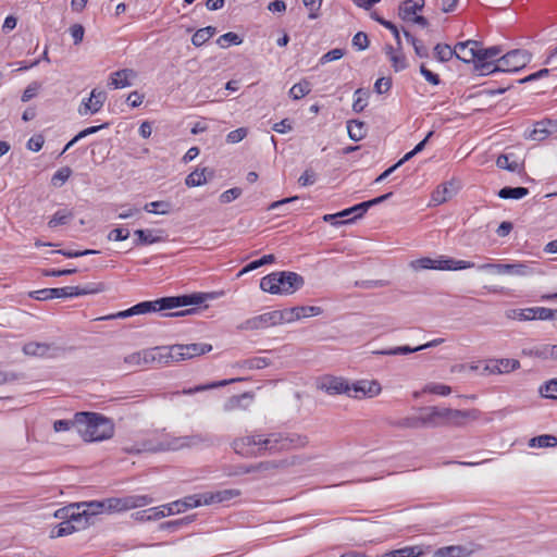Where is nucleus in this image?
I'll list each match as a JSON object with an SVG mask.
<instances>
[{
    "label": "nucleus",
    "instance_id": "nucleus-1",
    "mask_svg": "<svg viewBox=\"0 0 557 557\" xmlns=\"http://www.w3.org/2000/svg\"><path fill=\"white\" fill-rule=\"evenodd\" d=\"M420 414L423 428L462 426L468 421L478 420L480 411L478 409L459 410L430 406L422 408Z\"/></svg>",
    "mask_w": 557,
    "mask_h": 557
},
{
    "label": "nucleus",
    "instance_id": "nucleus-2",
    "mask_svg": "<svg viewBox=\"0 0 557 557\" xmlns=\"http://www.w3.org/2000/svg\"><path fill=\"white\" fill-rule=\"evenodd\" d=\"M78 432L85 440L99 442L111 438L114 433V424L104 416L96 412L82 411L75 413Z\"/></svg>",
    "mask_w": 557,
    "mask_h": 557
},
{
    "label": "nucleus",
    "instance_id": "nucleus-3",
    "mask_svg": "<svg viewBox=\"0 0 557 557\" xmlns=\"http://www.w3.org/2000/svg\"><path fill=\"white\" fill-rule=\"evenodd\" d=\"M305 284L304 277L290 271L272 272L260 281V288L273 295H290L300 289Z\"/></svg>",
    "mask_w": 557,
    "mask_h": 557
},
{
    "label": "nucleus",
    "instance_id": "nucleus-4",
    "mask_svg": "<svg viewBox=\"0 0 557 557\" xmlns=\"http://www.w3.org/2000/svg\"><path fill=\"white\" fill-rule=\"evenodd\" d=\"M206 299L203 294H190L181 296L162 297L152 301H141L133 306L135 314H145L171 310L190 305H200Z\"/></svg>",
    "mask_w": 557,
    "mask_h": 557
},
{
    "label": "nucleus",
    "instance_id": "nucleus-5",
    "mask_svg": "<svg viewBox=\"0 0 557 557\" xmlns=\"http://www.w3.org/2000/svg\"><path fill=\"white\" fill-rule=\"evenodd\" d=\"M124 362L132 367L162 368L173 363L170 346H156L132 352L124 357Z\"/></svg>",
    "mask_w": 557,
    "mask_h": 557
},
{
    "label": "nucleus",
    "instance_id": "nucleus-6",
    "mask_svg": "<svg viewBox=\"0 0 557 557\" xmlns=\"http://www.w3.org/2000/svg\"><path fill=\"white\" fill-rule=\"evenodd\" d=\"M214 445V440L211 435L206 433H196L185 436H170L165 435L162 440L158 441L154 449L161 450H181L184 448H199L211 447Z\"/></svg>",
    "mask_w": 557,
    "mask_h": 557
},
{
    "label": "nucleus",
    "instance_id": "nucleus-7",
    "mask_svg": "<svg viewBox=\"0 0 557 557\" xmlns=\"http://www.w3.org/2000/svg\"><path fill=\"white\" fill-rule=\"evenodd\" d=\"M474 263L465 260H456L441 256L440 259H432L430 257H423L420 259L412 260L410 268L414 271L420 270H442V271H456L473 268Z\"/></svg>",
    "mask_w": 557,
    "mask_h": 557
},
{
    "label": "nucleus",
    "instance_id": "nucleus-8",
    "mask_svg": "<svg viewBox=\"0 0 557 557\" xmlns=\"http://www.w3.org/2000/svg\"><path fill=\"white\" fill-rule=\"evenodd\" d=\"M305 444L306 438H302L297 434L271 433L267 437L262 436L263 456L267 454L287 450L295 446H302Z\"/></svg>",
    "mask_w": 557,
    "mask_h": 557
},
{
    "label": "nucleus",
    "instance_id": "nucleus-9",
    "mask_svg": "<svg viewBox=\"0 0 557 557\" xmlns=\"http://www.w3.org/2000/svg\"><path fill=\"white\" fill-rule=\"evenodd\" d=\"M101 287L96 288H81L78 286H65L58 288H44L39 290H34L29 294V296L36 300H48L53 298H66V297H77L88 294H96L101 292Z\"/></svg>",
    "mask_w": 557,
    "mask_h": 557
},
{
    "label": "nucleus",
    "instance_id": "nucleus-10",
    "mask_svg": "<svg viewBox=\"0 0 557 557\" xmlns=\"http://www.w3.org/2000/svg\"><path fill=\"white\" fill-rule=\"evenodd\" d=\"M234 453L244 458H257L263 456L262 435L247 434L234 438L231 443Z\"/></svg>",
    "mask_w": 557,
    "mask_h": 557
},
{
    "label": "nucleus",
    "instance_id": "nucleus-11",
    "mask_svg": "<svg viewBox=\"0 0 557 557\" xmlns=\"http://www.w3.org/2000/svg\"><path fill=\"white\" fill-rule=\"evenodd\" d=\"M60 511L65 512L62 518H73L75 517L82 518L83 521L86 520V528L94 523V519L97 515L103 512V505L101 500H92L89 503H78L70 505L61 509Z\"/></svg>",
    "mask_w": 557,
    "mask_h": 557
},
{
    "label": "nucleus",
    "instance_id": "nucleus-12",
    "mask_svg": "<svg viewBox=\"0 0 557 557\" xmlns=\"http://www.w3.org/2000/svg\"><path fill=\"white\" fill-rule=\"evenodd\" d=\"M532 59V54L524 49H513L497 59L503 72H517L523 69Z\"/></svg>",
    "mask_w": 557,
    "mask_h": 557
},
{
    "label": "nucleus",
    "instance_id": "nucleus-13",
    "mask_svg": "<svg viewBox=\"0 0 557 557\" xmlns=\"http://www.w3.org/2000/svg\"><path fill=\"white\" fill-rule=\"evenodd\" d=\"M282 324V314L280 310H273L252 318H249L238 325L242 331L264 330L270 326Z\"/></svg>",
    "mask_w": 557,
    "mask_h": 557
},
{
    "label": "nucleus",
    "instance_id": "nucleus-14",
    "mask_svg": "<svg viewBox=\"0 0 557 557\" xmlns=\"http://www.w3.org/2000/svg\"><path fill=\"white\" fill-rule=\"evenodd\" d=\"M173 363L205 355L212 350V345L207 343L175 344L170 346Z\"/></svg>",
    "mask_w": 557,
    "mask_h": 557
},
{
    "label": "nucleus",
    "instance_id": "nucleus-15",
    "mask_svg": "<svg viewBox=\"0 0 557 557\" xmlns=\"http://www.w3.org/2000/svg\"><path fill=\"white\" fill-rule=\"evenodd\" d=\"M392 196H393V193H387V194L381 195L376 198H373L371 200H367V201L357 203L350 208L343 210L341 215H344V218L350 216V215H352V216L348 218L345 221H342L341 223L349 224V223L355 222L357 219L362 218L371 207L386 201Z\"/></svg>",
    "mask_w": 557,
    "mask_h": 557
},
{
    "label": "nucleus",
    "instance_id": "nucleus-16",
    "mask_svg": "<svg viewBox=\"0 0 557 557\" xmlns=\"http://www.w3.org/2000/svg\"><path fill=\"white\" fill-rule=\"evenodd\" d=\"M318 387L329 395L347 394L351 396L350 385L342 377L326 375L320 380Z\"/></svg>",
    "mask_w": 557,
    "mask_h": 557
},
{
    "label": "nucleus",
    "instance_id": "nucleus-17",
    "mask_svg": "<svg viewBox=\"0 0 557 557\" xmlns=\"http://www.w3.org/2000/svg\"><path fill=\"white\" fill-rule=\"evenodd\" d=\"M107 100V92L104 90H100L94 88L90 92V97L88 99H84L78 108L79 115L84 116L88 113L95 114L101 110L103 103Z\"/></svg>",
    "mask_w": 557,
    "mask_h": 557
},
{
    "label": "nucleus",
    "instance_id": "nucleus-18",
    "mask_svg": "<svg viewBox=\"0 0 557 557\" xmlns=\"http://www.w3.org/2000/svg\"><path fill=\"white\" fill-rule=\"evenodd\" d=\"M282 314V323H290L297 321L301 318H309L319 315L322 312V309L317 306H300L286 308L284 310H280Z\"/></svg>",
    "mask_w": 557,
    "mask_h": 557
},
{
    "label": "nucleus",
    "instance_id": "nucleus-19",
    "mask_svg": "<svg viewBox=\"0 0 557 557\" xmlns=\"http://www.w3.org/2000/svg\"><path fill=\"white\" fill-rule=\"evenodd\" d=\"M460 187V181L457 178H451L450 181L443 183L432 193V202L435 206L446 202L458 193Z\"/></svg>",
    "mask_w": 557,
    "mask_h": 557
},
{
    "label": "nucleus",
    "instance_id": "nucleus-20",
    "mask_svg": "<svg viewBox=\"0 0 557 557\" xmlns=\"http://www.w3.org/2000/svg\"><path fill=\"white\" fill-rule=\"evenodd\" d=\"M479 46L480 42L476 40H467L463 42H458L455 46V49L457 50L456 58L465 63H469L471 61H473L474 63L478 62Z\"/></svg>",
    "mask_w": 557,
    "mask_h": 557
},
{
    "label": "nucleus",
    "instance_id": "nucleus-21",
    "mask_svg": "<svg viewBox=\"0 0 557 557\" xmlns=\"http://www.w3.org/2000/svg\"><path fill=\"white\" fill-rule=\"evenodd\" d=\"M350 387L351 392H354L351 396L356 398L363 396L374 397L382 391L381 384L377 381L361 380L350 385Z\"/></svg>",
    "mask_w": 557,
    "mask_h": 557
},
{
    "label": "nucleus",
    "instance_id": "nucleus-22",
    "mask_svg": "<svg viewBox=\"0 0 557 557\" xmlns=\"http://www.w3.org/2000/svg\"><path fill=\"white\" fill-rule=\"evenodd\" d=\"M443 342H444L443 338H435V339H433L431 342H428V343H425L423 345H419L417 347H410V346H407V345L406 346H398V347H394V348L377 350V351H375V354L384 355V356L408 355V354H411V352H416V351H420V350H423V349H426V348L438 346Z\"/></svg>",
    "mask_w": 557,
    "mask_h": 557
},
{
    "label": "nucleus",
    "instance_id": "nucleus-23",
    "mask_svg": "<svg viewBox=\"0 0 557 557\" xmlns=\"http://www.w3.org/2000/svg\"><path fill=\"white\" fill-rule=\"evenodd\" d=\"M66 519L67 520L59 523L55 530L52 531V537L70 535L75 531L86 529V520L83 521L82 518L78 517H75V520L73 518Z\"/></svg>",
    "mask_w": 557,
    "mask_h": 557
},
{
    "label": "nucleus",
    "instance_id": "nucleus-24",
    "mask_svg": "<svg viewBox=\"0 0 557 557\" xmlns=\"http://www.w3.org/2000/svg\"><path fill=\"white\" fill-rule=\"evenodd\" d=\"M424 0H404L398 7V16L409 23L419 11L424 8Z\"/></svg>",
    "mask_w": 557,
    "mask_h": 557
},
{
    "label": "nucleus",
    "instance_id": "nucleus-25",
    "mask_svg": "<svg viewBox=\"0 0 557 557\" xmlns=\"http://www.w3.org/2000/svg\"><path fill=\"white\" fill-rule=\"evenodd\" d=\"M431 550L430 546H405L398 549H394L385 553L382 557H421Z\"/></svg>",
    "mask_w": 557,
    "mask_h": 557
},
{
    "label": "nucleus",
    "instance_id": "nucleus-26",
    "mask_svg": "<svg viewBox=\"0 0 557 557\" xmlns=\"http://www.w3.org/2000/svg\"><path fill=\"white\" fill-rule=\"evenodd\" d=\"M136 72L132 69H123L116 72H113L110 75V82L108 86L113 87L115 89L125 88L131 86L129 78H135Z\"/></svg>",
    "mask_w": 557,
    "mask_h": 557
},
{
    "label": "nucleus",
    "instance_id": "nucleus-27",
    "mask_svg": "<svg viewBox=\"0 0 557 557\" xmlns=\"http://www.w3.org/2000/svg\"><path fill=\"white\" fill-rule=\"evenodd\" d=\"M213 177V171L208 168L201 170L196 169L185 178V184L188 187H198L208 182L209 178Z\"/></svg>",
    "mask_w": 557,
    "mask_h": 557
},
{
    "label": "nucleus",
    "instance_id": "nucleus-28",
    "mask_svg": "<svg viewBox=\"0 0 557 557\" xmlns=\"http://www.w3.org/2000/svg\"><path fill=\"white\" fill-rule=\"evenodd\" d=\"M158 234H162V231H157ZM135 235L137 239L134 242L135 246L151 245L164 240L162 235H154L153 230H136Z\"/></svg>",
    "mask_w": 557,
    "mask_h": 557
},
{
    "label": "nucleus",
    "instance_id": "nucleus-29",
    "mask_svg": "<svg viewBox=\"0 0 557 557\" xmlns=\"http://www.w3.org/2000/svg\"><path fill=\"white\" fill-rule=\"evenodd\" d=\"M166 509L161 507H152L139 510L133 513V518L137 521H156L168 515Z\"/></svg>",
    "mask_w": 557,
    "mask_h": 557
},
{
    "label": "nucleus",
    "instance_id": "nucleus-30",
    "mask_svg": "<svg viewBox=\"0 0 557 557\" xmlns=\"http://www.w3.org/2000/svg\"><path fill=\"white\" fill-rule=\"evenodd\" d=\"M367 125L359 120H349L347 122L348 136L354 141H359L367 136Z\"/></svg>",
    "mask_w": 557,
    "mask_h": 557
},
{
    "label": "nucleus",
    "instance_id": "nucleus-31",
    "mask_svg": "<svg viewBox=\"0 0 557 557\" xmlns=\"http://www.w3.org/2000/svg\"><path fill=\"white\" fill-rule=\"evenodd\" d=\"M252 395L249 393H244L240 395H234L224 403L223 409L224 411H234L237 409H246L248 407V404H245V400H251Z\"/></svg>",
    "mask_w": 557,
    "mask_h": 557
},
{
    "label": "nucleus",
    "instance_id": "nucleus-32",
    "mask_svg": "<svg viewBox=\"0 0 557 557\" xmlns=\"http://www.w3.org/2000/svg\"><path fill=\"white\" fill-rule=\"evenodd\" d=\"M203 504V500L198 498L197 496H188L185 497L183 500H176L168 505H163L162 508L166 509L168 515L174 513L173 507H183L185 510L187 508H196Z\"/></svg>",
    "mask_w": 557,
    "mask_h": 557
},
{
    "label": "nucleus",
    "instance_id": "nucleus-33",
    "mask_svg": "<svg viewBox=\"0 0 557 557\" xmlns=\"http://www.w3.org/2000/svg\"><path fill=\"white\" fill-rule=\"evenodd\" d=\"M469 550L461 545L444 546L433 553V557H466Z\"/></svg>",
    "mask_w": 557,
    "mask_h": 557
},
{
    "label": "nucleus",
    "instance_id": "nucleus-34",
    "mask_svg": "<svg viewBox=\"0 0 557 557\" xmlns=\"http://www.w3.org/2000/svg\"><path fill=\"white\" fill-rule=\"evenodd\" d=\"M513 153H503L498 156L496 165L499 169L507 170L509 172H520L522 169L521 163L513 159Z\"/></svg>",
    "mask_w": 557,
    "mask_h": 557
},
{
    "label": "nucleus",
    "instance_id": "nucleus-35",
    "mask_svg": "<svg viewBox=\"0 0 557 557\" xmlns=\"http://www.w3.org/2000/svg\"><path fill=\"white\" fill-rule=\"evenodd\" d=\"M51 345L46 343L29 342L23 346V352L27 356L46 357L49 356Z\"/></svg>",
    "mask_w": 557,
    "mask_h": 557
},
{
    "label": "nucleus",
    "instance_id": "nucleus-36",
    "mask_svg": "<svg viewBox=\"0 0 557 557\" xmlns=\"http://www.w3.org/2000/svg\"><path fill=\"white\" fill-rule=\"evenodd\" d=\"M240 493L239 491L237 490H224V491H219L214 494H210V495H205V499H203V504L205 505H210V504H213V503H223V502H227V500H231L232 498L238 496Z\"/></svg>",
    "mask_w": 557,
    "mask_h": 557
},
{
    "label": "nucleus",
    "instance_id": "nucleus-37",
    "mask_svg": "<svg viewBox=\"0 0 557 557\" xmlns=\"http://www.w3.org/2000/svg\"><path fill=\"white\" fill-rule=\"evenodd\" d=\"M194 521V516H186L180 519L165 521L159 524V530L176 532L185 525L190 524Z\"/></svg>",
    "mask_w": 557,
    "mask_h": 557
},
{
    "label": "nucleus",
    "instance_id": "nucleus-38",
    "mask_svg": "<svg viewBox=\"0 0 557 557\" xmlns=\"http://www.w3.org/2000/svg\"><path fill=\"white\" fill-rule=\"evenodd\" d=\"M529 194V189L527 187H511L506 186L499 189L498 197L502 199H521Z\"/></svg>",
    "mask_w": 557,
    "mask_h": 557
},
{
    "label": "nucleus",
    "instance_id": "nucleus-39",
    "mask_svg": "<svg viewBox=\"0 0 557 557\" xmlns=\"http://www.w3.org/2000/svg\"><path fill=\"white\" fill-rule=\"evenodd\" d=\"M479 57L478 62L483 61H494L497 62V59L500 58L503 54V49L499 46H493L490 48H482L479 46Z\"/></svg>",
    "mask_w": 557,
    "mask_h": 557
},
{
    "label": "nucleus",
    "instance_id": "nucleus-40",
    "mask_svg": "<svg viewBox=\"0 0 557 557\" xmlns=\"http://www.w3.org/2000/svg\"><path fill=\"white\" fill-rule=\"evenodd\" d=\"M457 50L447 44H437L434 47V57L440 62H447L456 57Z\"/></svg>",
    "mask_w": 557,
    "mask_h": 557
},
{
    "label": "nucleus",
    "instance_id": "nucleus-41",
    "mask_svg": "<svg viewBox=\"0 0 557 557\" xmlns=\"http://www.w3.org/2000/svg\"><path fill=\"white\" fill-rule=\"evenodd\" d=\"M103 505V512L123 511L126 508V497H112L101 500Z\"/></svg>",
    "mask_w": 557,
    "mask_h": 557
},
{
    "label": "nucleus",
    "instance_id": "nucleus-42",
    "mask_svg": "<svg viewBox=\"0 0 557 557\" xmlns=\"http://www.w3.org/2000/svg\"><path fill=\"white\" fill-rule=\"evenodd\" d=\"M504 274L516 275V276H527L532 274V269L525 263H505L504 264Z\"/></svg>",
    "mask_w": 557,
    "mask_h": 557
},
{
    "label": "nucleus",
    "instance_id": "nucleus-43",
    "mask_svg": "<svg viewBox=\"0 0 557 557\" xmlns=\"http://www.w3.org/2000/svg\"><path fill=\"white\" fill-rule=\"evenodd\" d=\"M73 216H74V214L70 210H66V209L58 210L49 220L48 226L51 228H54L59 225H65L73 219Z\"/></svg>",
    "mask_w": 557,
    "mask_h": 557
},
{
    "label": "nucleus",
    "instance_id": "nucleus-44",
    "mask_svg": "<svg viewBox=\"0 0 557 557\" xmlns=\"http://www.w3.org/2000/svg\"><path fill=\"white\" fill-rule=\"evenodd\" d=\"M311 91V85L308 81L304 79L297 84H295L289 89V97L294 100H299L307 96Z\"/></svg>",
    "mask_w": 557,
    "mask_h": 557
},
{
    "label": "nucleus",
    "instance_id": "nucleus-45",
    "mask_svg": "<svg viewBox=\"0 0 557 557\" xmlns=\"http://www.w3.org/2000/svg\"><path fill=\"white\" fill-rule=\"evenodd\" d=\"M530 447H555L557 446V437L549 434L532 437L529 441Z\"/></svg>",
    "mask_w": 557,
    "mask_h": 557
},
{
    "label": "nucleus",
    "instance_id": "nucleus-46",
    "mask_svg": "<svg viewBox=\"0 0 557 557\" xmlns=\"http://www.w3.org/2000/svg\"><path fill=\"white\" fill-rule=\"evenodd\" d=\"M475 71L479 75L485 76L496 72H503L499 66V62L483 61L474 63Z\"/></svg>",
    "mask_w": 557,
    "mask_h": 557
},
{
    "label": "nucleus",
    "instance_id": "nucleus-47",
    "mask_svg": "<svg viewBox=\"0 0 557 557\" xmlns=\"http://www.w3.org/2000/svg\"><path fill=\"white\" fill-rule=\"evenodd\" d=\"M242 380L243 379H231V380H223V381H219V382H213V383L208 384V385H198V386H195L193 388L184 389L183 394L191 395V394H195V393H198V392H202V391H206V389H209V388L226 386V385H228L231 383H234V382H237V381H242Z\"/></svg>",
    "mask_w": 557,
    "mask_h": 557
},
{
    "label": "nucleus",
    "instance_id": "nucleus-48",
    "mask_svg": "<svg viewBox=\"0 0 557 557\" xmlns=\"http://www.w3.org/2000/svg\"><path fill=\"white\" fill-rule=\"evenodd\" d=\"M274 261H275L274 255H264L260 259L253 260V261L249 262L246 267H244L240 270L239 275H242L244 273H247L249 271L256 270V269H258L260 267H263L265 264H271Z\"/></svg>",
    "mask_w": 557,
    "mask_h": 557
},
{
    "label": "nucleus",
    "instance_id": "nucleus-49",
    "mask_svg": "<svg viewBox=\"0 0 557 557\" xmlns=\"http://www.w3.org/2000/svg\"><path fill=\"white\" fill-rule=\"evenodd\" d=\"M539 393L544 398L557 399V379H552L541 385Z\"/></svg>",
    "mask_w": 557,
    "mask_h": 557
},
{
    "label": "nucleus",
    "instance_id": "nucleus-50",
    "mask_svg": "<svg viewBox=\"0 0 557 557\" xmlns=\"http://www.w3.org/2000/svg\"><path fill=\"white\" fill-rule=\"evenodd\" d=\"M243 42V39L235 33H232V32H228L226 34H223L221 35L218 39H216V45L220 47V48H227L230 47L231 45H235V46H238Z\"/></svg>",
    "mask_w": 557,
    "mask_h": 557
},
{
    "label": "nucleus",
    "instance_id": "nucleus-51",
    "mask_svg": "<svg viewBox=\"0 0 557 557\" xmlns=\"http://www.w3.org/2000/svg\"><path fill=\"white\" fill-rule=\"evenodd\" d=\"M532 317L537 320H554L557 319V309H550L545 307H532Z\"/></svg>",
    "mask_w": 557,
    "mask_h": 557
},
{
    "label": "nucleus",
    "instance_id": "nucleus-52",
    "mask_svg": "<svg viewBox=\"0 0 557 557\" xmlns=\"http://www.w3.org/2000/svg\"><path fill=\"white\" fill-rule=\"evenodd\" d=\"M171 203L168 201H152L145 206V210L154 214H168L171 211Z\"/></svg>",
    "mask_w": 557,
    "mask_h": 557
},
{
    "label": "nucleus",
    "instance_id": "nucleus-53",
    "mask_svg": "<svg viewBox=\"0 0 557 557\" xmlns=\"http://www.w3.org/2000/svg\"><path fill=\"white\" fill-rule=\"evenodd\" d=\"M157 445H158V442L152 443L151 441H145L140 445L136 444L131 447H125L124 450L128 454H139L143 451H149V453L162 451L161 449H150V448H156Z\"/></svg>",
    "mask_w": 557,
    "mask_h": 557
},
{
    "label": "nucleus",
    "instance_id": "nucleus-54",
    "mask_svg": "<svg viewBox=\"0 0 557 557\" xmlns=\"http://www.w3.org/2000/svg\"><path fill=\"white\" fill-rule=\"evenodd\" d=\"M356 99L352 103V111L356 113H360L364 110V108L368 106V92L364 91L362 88H358L355 91Z\"/></svg>",
    "mask_w": 557,
    "mask_h": 557
},
{
    "label": "nucleus",
    "instance_id": "nucleus-55",
    "mask_svg": "<svg viewBox=\"0 0 557 557\" xmlns=\"http://www.w3.org/2000/svg\"><path fill=\"white\" fill-rule=\"evenodd\" d=\"M277 468L278 463L273 460L255 463L256 474H258V478H264L268 473L276 470Z\"/></svg>",
    "mask_w": 557,
    "mask_h": 557
},
{
    "label": "nucleus",
    "instance_id": "nucleus-56",
    "mask_svg": "<svg viewBox=\"0 0 557 557\" xmlns=\"http://www.w3.org/2000/svg\"><path fill=\"white\" fill-rule=\"evenodd\" d=\"M152 499L147 495H132L126 496V508H137V507H144L148 504H150Z\"/></svg>",
    "mask_w": 557,
    "mask_h": 557
},
{
    "label": "nucleus",
    "instance_id": "nucleus-57",
    "mask_svg": "<svg viewBox=\"0 0 557 557\" xmlns=\"http://www.w3.org/2000/svg\"><path fill=\"white\" fill-rule=\"evenodd\" d=\"M549 132L545 127L544 122H537L534 128L529 134V138L532 140L541 141L548 136Z\"/></svg>",
    "mask_w": 557,
    "mask_h": 557
},
{
    "label": "nucleus",
    "instance_id": "nucleus-58",
    "mask_svg": "<svg viewBox=\"0 0 557 557\" xmlns=\"http://www.w3.org/2000/svg\"><path fill=\"white\" fill-rule=\"evenodd\" d=\"M423 392L441 396H447L451 393V388L448 385L431 383L424 387Z\"/></svg>",
    "mask_w": 557,
    "mask_h": 557
},
{
    "label": "nucleus",
    "instance_id": "nucleus-59",
    "mask_svg": "<svg viewBox=\"0 0 557 557\" xmlns=\"http://www.w3.org/2000/svg\"><path fill=\"white\" fill-rule=\"evenodd\" d=\"M72 174V170L69 166L61 168L52 176V184L54 186L63 185Z\"/></svg>",
    "mask_w": 557,
    "mask_h": 557
},
{
    "label": "nucleus",
    "instance_id": "nucleus-60",
    "mask_svg": "<svg viewBox=\"0 0 557 557\" xmlns=\"http://www.w3.org/2000/svg\"><path fill=\"white\" fill-rule=\"evenodd\" d=\"M302 3L309 10V18L315 20L320 16L322 0H302Z\"/></svg>",
    "mask_w": 557,
    "mask_h": 557
},
{
    "label": "nucleus",
    "instance_id": "nucleus-61",
    "mask_svg": "<svg viewBox=\"0 0 557 557\" xmlns=\"http://www.w3.org/2000/svg\"><path fill=\"white\" fill-rule=\"evenodd\" d=\"M532 308L515 309L510 311L508 317L520 321H530L534 320V318L532 317Z\"/></svg>",
    "mask_w": 557,
    "mask_h": 557
},
{
    "label": "nucleus",
    "instance_id": "nucleus-62",
    "mask_svg": "<svg viewBox=\"0 0 557 557\" xmlns=\"http://www.w3.org/2000/svg\"><path fill=\"white\" fill-rule=\"evenodd\" d=\"M243 190L239 187H233L231 189L225 190L220 195L221 203H230L233 200L237 199L242 195Z\"/></svg>",
    "mask_w": 557,
    "mask_h": 557
},
{
    "label": "nucleus",
    "instance_id": "nucleus-63",
    "mask_svg": "<svg viewBox=\"0 0 557 557\" xmlns=\"http://www.w3.org/2000/svg\"><path fill=\"white\" fill-rule=\"evenodd\" d=\"M317 182V173L312 169H307L298 178L300 186H310Z\"/></svg>",
    "mask_w": 557,
    "mask_h": 557
},
{
    "label": "nucleus",
    "instance_id": "nucleus-64",
    "mask_svg": "<svg viewBox=\"0 0 557 557\" xmlns=\"http://www.w3.org/2000/svg\"><path fill=\"white\" fill-rule=\"evenodd\" d=\"M352 46L357 50H366L369 47L368 35L363 32H358L352 38Z\"/></svg>",
    "mask_w": 557,
    "mask_h": 557
}]
</instances>
